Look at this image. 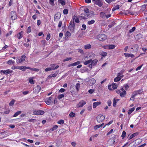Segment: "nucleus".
Wrapping results in <instances>:
<instances>
[{"label": "nucleus", "mask_w": 147, "mask_h": 147, "mask_svg": "<svg viewBox=\"0 0 147 147\" xmlns=\"http://www.w3.org/2000/svg\"><path fill=\"white\" fill-rule=\"evenodd\" d=\"M138 135V133H135L131 135L129 138V140H130L134 137L137 136Z\"/></svg>", "instance_id": "4be33fe9"}, {"label": "nucleus", "mask_w": 147, "mask_h": 147, "mask_svg": "<svg viewBox=\"0 0 147 147\" xmlns=\"http://www.w3.org/2000/svg\"><path fill=\"white\" fill-rule=\"evenodd\" d=\"M97 38L100 41H104L107 39V36L104 34H100L97 36Z\"/></svg>", "instance_id": "f257e3e1"}, {"label": "nucleus", "mask_w": 147, "mask_h": 147, "mask_svg": "<svg viewBox=\"0 0 147 147\" xmlns=\"http://www.w3.org/2000/svg\"><path fill=\"white\" fill-rule=\"evenodd\" d=\"M121 78H119L117 76V77L115 78L114 79V81L115 82H116L119 81V80H121Z\"/></svg>", "instance_id": "2f4dec72"}, {"label": "nucleus", "mask_w": 147, "mask_h": 147, "mask_svg": "<svg viewBox=\"0 0 147 147\" xmlns=\"http://www.w3.org/2000/svg\"><path fill=\"white\" fill-rule=\"evenodd\" d=\"M91 47V45L89 44H87L84 46V49H88Z\"/></svg>", "instance_id": "b1692460"}, {"label": "nucleus", "mask_w": 147, "mask_h": 147, "mask_svg": "<svg viewBox=\"0 0 147 147\" xmlns=\"http://www.w3.org/2000/svg\"><path fill=\"white\" fill-rule=\"evenodd\" d=\"M79 19V16L77 17V16L74 15L73 18V20L72 21H74L75 20L76 23H79L80 22Z\"/></svg>", "instance_id": "dca6fc26"}, {"label": "nucleus", "mask_w": 147, "mask_h": 147, "mask_svg": "<svg viewBox=\"0 0 147 147\" xmlns=\"http://www.w3.org/2000/svg\"><path fill=\"white\" fill-rule=\"evenodd\" d=\"M40 87L39 86H37L34 89L33 92L34 93H38L40 91Z\"/></svg>", "instance_id": "4468645a"}, {"label": "nucleus", "mask_w": 147, "mask_h": 147, "mask_svg": "<svg viewBox=\"0 0 147 147\" xmlns=\"http://www.w3.org/2000/svg\"><path fill=\"white\" fill-rule=\"evenodd\" d=\"M58 2L63 5H64L65 4V2L64 0H58Z\"/></svg>", "instance_id": "cd10ccee"}, {"label": "nucleus", "mask_w": 147, "mask_h": 147, "mask_svg": "<svg viewBox=\"0 0 147 147\" xmlns=\"http://www.w3.org/2000/svg\"><path fill=\"white\" fill-rule=\"evenodd\" d=\"M86 103V102L84 100H82L78 103V107H82Z\"/></svg>", "instance_id": "a211bd4d"}, {"label": "nucleus", "mask_w": 147, "mask_h": 147, "mask_svg": "<svg viewBox=\"0 0 147 147\" xmlns=\"http://www.w3.org/2000/svg\"><path fill=\"white\" fill-rule=\"evenodd\" d=\"M136 29L135 27H133L132 28L129 30V33H131L133 32Z\"/></svg>", "instance_id": "c03bdc74"}, {"label": "nucleus", "mask_w": 147, "mask_h": 147, "mask_svg": "<svg viewBox=\"0 0 147 147\" xmlns=\"http://www.w3.org/2000/svg\"><path fill=\"white\" fill-rule=\"evenodd\" d=\"M112 87L113 88V89H116L117 88V85L115 83H113L112 84Z\"/></svg>", "instance_id": "c9c22d12"}, {"label": "nucleus", "mask_w": 147, "mask_h": 147, "mask_svg": "<svg viewBox=\"0 0 147 147\" xmlns=\"http://www.w3.org/2000/svg\"><path fill=\"white\" fill-rule=\"evenodd\" d=\"M89 82L90 85L92 86L95 84L96 80L95 79L92 78L89 80Z\"/></svg>", "instance_id": "f8f14e48"}, {"label": "nucleus", "mask_w": 147, "mask_h": 147, "mask_svg": "<svg viewBox=\"0 0 147 147\" xmlns=\"http://www.w3.org/2000/svg\"><path fill=\"white\" fill-rule=\"evenodd\" d=\"M11 18L12 20H14L17 18L16 12L14 11L11 12Z\"/></svg>", "instance_id": "423d86ee"}, {"label": "nucleus", "mask_w": 147, "mask_h": 147, "mask_svg": "<svg viewBox=\"0 0 147 147\" xmlns=\"http://www.w3.org/2000/svg\"><path fill=\"white\" fill-rule=\"evenodd\" d=\"M26 56L25 55H24L22 56L20 59L19 60H17L16 62L18 64L19 63H21L24 61L25 59Z\"/></svg>", "instance_id": "9d476101"}, {"label": "nucleus", "mask_w": 147, "mask_h": 147, "mask_svg": "<svg viewBox=\"0 0 147 147\" xmlns=\"http://www.w3.org/2000/svg\"><path fill=\"white\" fill-rule=\"evenodd\" d=\"M84 12L86 13V15H85V16H86L87 17H88V15L87 13H88L89 12V9L87 8H85L84 9Z\"/></svg>", "instance_id": "c85d7f7f"}, {"label": "nucleus", "mask_w": 147, "mask_h": 147, "mask_svg": "<svg viewBox=\"0 0 147 147\" xmlns=\"http://www.w3.org/2000/svg\"><path fill=\"white\" fill-rule=\"evenodd\" d=\"M7 63L9 65H11L13 64L14 63V62L11 60H9L7 62Z\"/></svg>", "instance_id": "c756f323"}, {"label": "nucleus", "mask_w": 147, "mask_h": 147, "mask_svg": "<svg viewBox=\"0 0 147 147\" xmlns=\"http://www.w3.org/2000/svg\"><path fill=\"white\" fill-rule=\"evenodd\" d=\"M134 49L135 51H137L138 49V47L137 44H136L134 45Z\"/></svg>", "instance_id": "ea45409f"}, {"label": "nucleus", "mask_w": 147, "mask_h": 147, "mask_svg": "<svg viewBox=\"0 0 147 147\" xmlns=\"http://www.w3.org/2000/svg\"><path fill=\"white\" fill-rule=\"evenodd\" d=\"M27 30L28 33L30 32H31V27L30 26L28 27V28Z\"/></svg>", "instance_id": "774afa93"}, {"label": "nucleus", "mask_w": 147, "mask_h": 147, "mask_svg": "<svg viewBox=\"0 0 147 147\" xmlns=\"http://www.w3.org/2000/svg\"><path fill=\"white\" fill-rule=\"evenodd\" d=\"M57 75V74L55 73L53 74L50 75L48 77L49 78H51L52 77H55Z\"/></svg>", "instance_id": "f704fd0d"}, {"label": "nucleus", "mask_w": 147, "mask_h": 147, "mask_svg": "<svg viewBox=\"0 0 147 147\" xmlns=\"http://www.w3.org/2000/svg\"><path fill=\"white\" fill-rule=\"evenodd\" d=\"M116 104V101L115 98H114L113 102V106L114 107L115 106Z\"/></svg>", "instance_id": "338daca9"}, {"label": "nucleus", "mask_w": 147, "mask_h": 147, "mask_svg": "<svg viewBox=\"0 0 147 147\" xmlns=\"http://www.w3.org/2000/svg\"><path fill=\"white\" fill-rule=\"evenodd\" d=\"M93 2L96 5H98L99 7H101L102 5L101 1L100 0H92Z\"/></svg>", "instance_id": "1a4fd4ad"}, {"label": "nucleus", "mask_w": 147, "mask_h": 147, "mask_svg": "<svg viewBox=\"0 0 147 147\" xmlns=\"http://www.w3.org/2000/svg\"><path fill=\"white\" fill-rule=\"evenodd\" d=\"M22 112L21 111H18L17 112H16L13 115V117H15L17 116H18V115L20 114Z\"/></svg>", "instance_id": "a878e982"}, {"label": "nucleus", "mask_w": 147, "mask_h": 147, "mask_svg": "<svg viewBox=\"0 0 147 147\" xmlns=\"http://www.w3.org/2000/svg\"><path fill=\"white\" fill-rule=\"evenodd\" d=\"M15 102V100H12L9 103V105L10 106H12L13 105Z\"/></svg>", "instance_id": "de8ad7c7"}, {"label": "nucleus", "mask_w": 147, "mask_h": 147, "mask_svg": "<svg viewBox=\"0 0 147 147\" xmlns=\"http://www.w3.org/2000/svg\"><path fill=\"white\" fill-rule=\"evenodd\" d=\"M119 5H117L115 7H114L113 8L112 10V11H114L115 10H116V9H119Z\"/></svg>", "instance_id": "72a5a7b5"}, {"label": "nucleus", "mask_w": 147, "mask_h": 147, "mask_svg": "<svg viewBox=\"0 0 147 147\" xmlns=\"http://www.w3.org/2000/svg\"><path fill=\"white\" fill-rule=\"evenodd\" d=\"M79 18L80 20V19H86V18L85 16H79Z\"/></svg>", "instance_id": "69168bd1"}, {"label": "nucleus", "mask_w": 147, "mask_h": 147, "mask_svg": "<svg viewBox=\"0 0 147 147\" xmlns=\"http://www.w3.org/2000/svg\"><path fill=\"white\" fill-rule=\"evenodd\" d=\"M54 0H49L50 3L52 5H54Z\"/></svg>", "instance_id": "6e6d98bb"}, {"label": "nucleus", "mask_w": 147, "mask_h": 147, "mask_svg": "<svg viewBox=\"0 0 147 147\" xmlns=\"http://www.w3.org/2000/svg\"><path fill=\"white\" fill-rule=\"evenodd\" d=\"M126 92L125 90L123 91L120 93V96L121 97H124V96L126 94Z\"/></svg>", "instance_id": "bb28decb"}, {"label": "nucleus", "mask_w": 147, "mask_h": 147, "mask_svg": "<svg viewBox=\"0 0 147 147\" xmlns=\"http://www.w3.org/2000/svg\"><path fill=\"white\" fill-rule=\"evenodd\" d=\"M74 66H75L76 65H78L80 63V61H78L77 62H75L74 63Z\"/></svg>", "instance_id": "052dcab7"}, {"label": "nucleus", "mask_w": 147, "mask_h": 147, "mask_svg": "<svg viewBox=\"0 0 147 147\" xmlns=\"http://www.w3.org/2000/svg\"><path fill=\"white\" fill-rule=\"evenodd\" d=\"M92 61V59H90L88 61H86L84 63V64L85 65H87L90 63H91V62Z\"/></svg>", "instance_id": "58836bf2"}, {"label": "nucleus", "mask_w": 147, "mask_h": 147, "mask_svg": "<svg viewBox=\"0 0 147 147\" xmlns=\"http://www.w3.org/2000/svg\"><path fill=\"white\" fill-rule=\"evenodd\" d=\"M103 47L105 49H113L115 48V46L114 45H109L105 46Z\"/></svg>", "instance_id": "0eeeda50"}, {"label": "nucleus", "mask_w": 147, "mask_h": 147, "mask_svg": "<svg viewBox=\"0 0 147 147\" xmlns=\"http://www.w3.org/2000/svg\"><path fill=\"white\" fill-rule=\"evenodd\" d=\"M19 66H13L11 67V69H19Z\"/></svg>", "instance_id": "680f3d73"}, {"label": "nucleus", "mask_w": 147, "mask_h": 147, "mask_svg": "<svg viewBox=\"0 0 147 147\" xmlns=\"http://www.w3.org/2000/svg\"><path fill=\"white\" fill-rule=\"evenodd\" d=\"M59 67V65H57L54 68V69H53V68L51 67L47 68L45 69V71H48L51 70H55L57 69Z\"/></svg>", "instance_id": "f3484780"}, {"label": "nucleus", "mask_w": 147, "mask_h": 147, "mask_svg": "<svg viewBox=\"0 0 147 147\" xmlns=\"http://www.w3.org/2000/svg\"><path fill=\"white\" fill-rule=\"evenodd\" d=\"M69 116L71 117H75V114L73 112H71L69 115Z\"/></svg>", "instance_id": "37998d69"}, {"label": "nucleus", "mask_w": 147, "mask_h": 147, "mask_svg": "<svg viewBox=\"0 0 147 147\" xmlns=\"http://www.w3.org/2000/svg\"><path fill=\"white\" fill-rule=\"evenodd\" d=\"M126 133L124 131H123L121 135V137L122 139H123L125 136Z\"/></svg>", "instance_id": "79ce46f5"}, {"label": "nucleus", "mask_w": 147, "mask_h": 147, "mask_svg": "<svg viewBox=\"0 0 147 147\" xmlns=\"http://www.w3.org/2000/svg\"><path fill=\"white\" fill-rule=\"evenodd\" d=\"M68 11L67 9H65L63 11V13L64 14H68Z\"/></svg>", "instance_id": "3c124183"}, {"label": "nucleus", "mask_w": 147, "mask_h": 147, "mask_svg": "<svg viewBox=\"0 0 147 147\" xmlns=\"http://www.w3.org/2000/svg\"><path fill=\"white\" fill-rule=\"evenodd\" d=\"M101 55L104 57L106 56L107 55V53L105 52H102V53Z\"/></svg>", "instance_id": "0e129e2a"}, {"label": "nucleus", "mask_w": 147, "mask_h": 147, "mask_svg": "<svg viewBox=\"0 0 147 147\" xmlns=\"http://www.w3.org/2000/svg\"><path fill=\"white\" fill-rule=\"evenodd\" d=\"M44 113V111L42 110L35 111L33 112L34 114L36 115H42Z\"/></svg>", "instance_id": "20e7f679"}, {"label": "nucleus", "mask_w": 147, "mask_h": 147, "mask_svg": "<svg viewBox=\"0 0 147 147\" xmlns=\"http://www.w3.org/2000/svg\"><path fill=\"white\" fill-rule=\"evenodd\" d=\"M74 27L75 24L74 22L72 20L69 23V25L68 28L71 31H73L74 30Z\"/></svg>", "instance_id": "f03ea898"}, {"label": "nucleus", "mask_w": 147, "mask_h": 147, "mask_svg": "<svg viewBox=\"0 0 147 147\" xmlns=\"http://www.w3.org/2000/svg\"><path fill=\"white\" fill-rule=\"evenodd\" d=\"M52 97H51L46 98L45 100V102L48 105H50L52 102Z\"/></svg>", "instance_id": "9b49d317"}, {"label": "nucleus", "mask_w": 147, "mask_h": 147, "mask_svg": "<svg viewBox=\"0 0 147 147\" xmlns=\"http://www.w3.org/2000/svg\"><path fill=\"white\" fill-rule=\"evenodd\" d=\"M94 89H90L89 90L88 92L89 93L92 94L94 92Z\"/></svg>", "instance_id": "4d7b16f0"}, {"label": "nucleus", "mask_w": 147, "mask_h": 147, "mask_svg": "<svg viewBox=\"0 0 147 147\" xmlns=\"http://www.w3.org/2000/svg\"><path fill=\"white\" fill-rule=\"evenodd\" d=\"M29 82L31 84H33L34 83V82L33 80V79L31 78H30L29 79Z\"/></svg>", "instance_id": "8fccbe9b"}, {"label": "nucleus", "mask_w": 147, "mask_h": 147, "mask_svg": "<svg viewBox=\"0 0 147 147\" xmlns=\"http://www.w3.org/2000/svg\"><path fill=\"white\" fill-rule=\"evenodd\" d=\"M98 61V60L97 59H95L92 61L91 62V64L93 65L94 66L97 64Z\"/></svg>", "instance_id": "5701e85b"}, {"label": "nucleus", "mask_w": 147, "mask_h": 147, "mask_svg": "<svg viewBox=\"0 0 147 147\" xmlns=\"http://www.w3.org/2000/svg\"><path fill=\"white\" fill-rule=\"evenodd\" d=\"M28 121L30 122L36 121V119H29Z\"/></svg>", "instance_id": "e2e57ef3"}, {"label": "nucleus", "mask_w": 147, "mask_h": 147, "mask_svg": "<svg viewBox=\"0 0 147 147\" xmlns=\"http://www.w3.org/2000/svg\"><path fill=\"white\" fill-rule=\"evenodd\" d=\"M142 92V90L141 89H140L139 90L135 91L133 92L132 94L135 97L137 96L138 94H140Z\"/></svg>", "instance_id": "6e6552de"}, {"label": "nucleus", "mask_w": 147, "mask_h": 147, "mask_svg": "<svg viewBox=\"0 0 147 147\" xmlns=\"http://www.w3.org/2000/svg\"><path fill=\"white\" fill-rule=\"evenodd\" d=\"M100 17L102 18H105L106 15L104 13L101 12L100 13Z\"/></svg>", "instance_id": "a19ab883"}, {"label": "nucleus", "mask_w": 147, "mask_h": 147, "mask_svg": "<svg viewBox=\"0 0 147 147\" xmlns=\"http://www.w3.org/2000/svg\"><path fill=\"white\" fill-rule=\"evenodd\" d=\"M80 84L79 83H77L76 84V88L77 91H78L80 88Z\"/></svg>", "instance_id": "4c0bfd02"}, {"label": "nucleus", "mask_w": 147, "mask_h": 147, "mask_svg": "<svg viewBox=\"0 0 147 147\" xmlns=\"http://www.w3.org/2000/svg\"><path fill=\"white\" fill-rule=\"evenodd\" d=\"M71 59H72V58L71 57H70L69 58H66V59H64L63 60V61L64 62H65V61H68L69 60H71Z\"/></svg>", "instance_id": "5fc2aeb1"}, {"label": "nucleus", "mask_w": 147, "mask_h": 147, "mask_svg": "<svg viewBox=\"0 0 147 147\" xmlns=\"http://www.w3.org/2000/svg\"><path fill=\"white\" fill-rule=\"evenodd\" d=\"M78 52H80V53H81L82 54H84V51L80 49H78Z\"/></svg>", "instance_id": "bf43d9fd"}, {"label": "nucleus", "mask_w": 147, "mask_h": 147, "mask_svg": "<svg viewBox=\"0 0 147 147\" xmlns=\"http://www.w3.org/2000/svg\"><path fill=\"white\" fill-rule=\"evenodd\" d=\"M58 127V126L57 125H54L53 127L51 128L50 130L51 131H53L54 130L56 129Z\"/></svg>", "instance_id": "e433bc0d"}, {"label": "nucleus", "mask_w": 147, "mask_h": 147, "mask_svg": "<svg viewBox=\"0 0 147 147\" xmlns=\"http://www.w3.org/2000/svg\"><path fill=\"white\" fill-rule=\"evenodd\" d=\"M134 110L135 108L134 107H133L131 109L128 111V114L129 115Z\"/></svg>", "instance_id": "7c9ffc66"}, {"label": "nucleus", "mask_w": 147, "mask_h": 147, "mask_svg": "<svg viewBox=\"0 0 147 147\" xmlns=\"http://www.w3.org/2000/svg\"><path fill=\"white\" fill-rule=\"evenodd\" d=\"M95 22L94 20H91L89 21L88 22V24L89 25H91L94 24Z\"/></svg>", "instance_id": "473e14b6"}, {"label": "nucleus", "mask_w": 147, "mask_h": 147, "mask_svg": "<svg viewBox=\"0 0 147 147\" xmlns=\"http://www.w3.org/2000/svg\"><path fill=\"white\" fill-rule=\"evenodd\" d=\"M66 36H71V33L69 32H67L65 34Z\"/></svg>", "instance_id": "13d9d810"}, {"label": "nucleus", "mask_w": 147, "mask_h": 147, "mask_svg": "<svg viewBox=\"0 0 147 147\" xmlns=\"http://www.w3.org/2000/svg\"><path fill=\"white\" fill-rule=\"evenodd\" d=\"M30 69L31 70L34 71H39V69H38L36 68H32L29 67V69Z\"/></svg>", "instance_id": "49530a36"}, {"label": "nucleus", "mask_w": 147, "mask_h": 147, "mask_svg": "<svg viewBox=\"0 0 147 147\" xmlns=\"http://www.w3.org/2000/svg\"><path fill=\"white\" fill-rule=\"evenodd\" d=\"M23 34V32L22 31L18 33L17 35V36L19 39L21 38L22 37Z\"/></svg>", "instance_id": "412c9836"}, {"label": "nucleus", "mask_w": 147, "mask_h": 147, "mask_svg": "<svg viewBox=\"0 0 147 147\" xmlns=\"http://www.w3.org/2000/svg\"><path fill=\"white\" fill-rule=\"evenodd\" d=\"M124 54L125 55V57H131L132 58H133L134 57V55L133 54L124 53Z\"/></svg>", "instance_id": "aec40b11"}, {"label": "nucleus", "mask_w": 147, "mask_h": 147, "mask_svg": "<svg viewBox=\"0 0 147 147\" xmlns=\"http://www.w3.org/2000/svg\"><path fill=\"white\" fill-rule=\"evenodd\" d=\"M29 69V67H26L25 66H19V69L23 71H25L26 69Z\"/></svg>", "instance_id": "2eb2a0df"}, {"label": "nucleus", "mask_w": 147, "mask_h": 147, "mask_svg": "<svg viewBox=\"0 0 147 147\" xmlns=\"http://www.w3.org/2000/svg\"><path fill=\"white\" fill-rule=\"evenodd\" d=\"M61 14L59 12H57L55 14L54 17V19L55 20H58L60 18Z\"/></svg>", "instance_id": "ddd939ff"}, {"label": "nucleus", "mask_w": 147, "mask_h": 147, "mask_svg": "<svg viewBox=\"0 0 147 147\" xmlns=\"http://www.w3.org/2000/svg\"><path fill=\"white\" fill-rule=\"evenodd\" d=\"M105 118V117L101 115H98L96 117L97 121L99 123L102 121L104 120Z\"/></svg>", "instance_id": "7ed1b4c3"}, {"label": "nucleus", "mask_w": 147, "mask_h": 147, "mask_svg": "<svg viewBox=\"0 0 147 147\" xmlns=\"http://www.w3.org/2000/svg\"><path fill=\"white\" fill-rule=\"evenodd\" d=\"M142 50L144 52L143 53H141L140 54L139 56H140L141 55L143 54H145V51L147 50V49L145 48H142Z\"/></svg>", "instance_id": "864d4df0"}, {"label": "nucleus", "mask_w": 147, "mask_h": 147, "mask_svg": "<svg viewBox=\"0 0 147 147\" xmlns=\"http://www.w3.org/2000/svg\"><path fill=\"white\" fill-rule=\"evenodd\" d=\"M64 95L63 94H61L58 95V98L59 99H61L62 98L64 97Z\"/></svg>", "instance_id": "a18cd8bd"}, {"label": "nucleus", "mask_w": 147, "mask_h": 147, "mask_svg": "<svg viewBox=\"0 0 147 147\" xmlns=\"http://www.w3.org/2000/svg\"><path fill=\"white\" fill-rule=\"evenodd\" d=\"M0 72H2L3 74L6 75L7 74L12 73L13 72V71L9 69L3 70H1Z\"/></svg>", "instance_id": "39448f33"}, {"label": "nucleus", "mask_w": 147, "mask_h": 147, "mask_svg": "<svg viewBox=\"0 0 147 147\" xmlns=\"http://www.w3.org/2000/svg\"><path fill=\"white\" fill-rule=\"evenodd\" d=\"M101 103V102L100 101L94 102L93 104V108H95L97 106L100 105Z\"/></svg>", "instance_id": "6ab92c4d"}, {"label": "nucleus", "mask_w": 147, "mask_h": 147, "mask_svg": "<svg viewBox=\"0 0 147 147\" xmlns=\"http://www.w3.org/2000/svg\"><path fill=\"white\" fill-rule=\"evenodd\" d=\"M100 127H101V125H97L94 126V128L95 130H96L97 129Z\"/></svg>", "instance_id": "603ef678"}, {"label": "nucleus", "mask_w": 147, "mask_h": 147, "mask_svg": "<svg viewBox=\"0 0 147 147\" xmlns=\"http://www.w3.org/2000/svg\"><path fill=\"white\" fill-rule=\"evenodd\" d=\"M123 72L122 71H121L119 73H118L117 76L119 78H121L123 77V76L122 75Z\"/></svg>", "instance_id": "393cba45"}, {"label": "nucleus", "mask_w": 147, "mask_h": 147, "mask_svg": "<svg viewBox=\"0 0 147 147\" xmlns=\"http://www.w3.org/2000/svg\"><path fill=\"white\" fill-rule=\"evenodd\" d=\"M64 123V121L63 120H60L58 121L57 123L60 124H63Z\"/></svg>", "instance_id": "09e8293b"}]
</instances>
